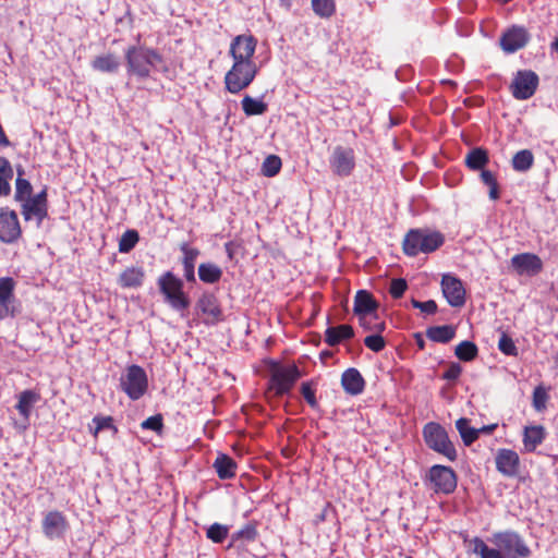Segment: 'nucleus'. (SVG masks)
Wrapping results in <instances>:
<instances>
[{
	"instance_id": "nucleus-62",
	"label": "nucleus",
	"mask_w": 558,
	"mask_h": 558,
	"mask_svg": "<svg viewBox=\"0 0 558 558\" xmlns=\"http://www.w3.org/2000/svg\"><path fill=\"white\" fill-rule=\"evenodd\" d=\"M495 428H496V424H492V425L483 426L482 428H478L477 430H480V434H481V433L489 434V433H492Z\"/></svg>"
},
{
	"instance_id": "nucleus-40",
	"label": "nucleus",
	"mask_w": 558,
	"mask_h": 558,
	"mask_svg": "<svg viewBox=\"0 0 558 558\" xmlns=\"http://www.w3.org/2000/svg\"><path fill=\"white\" fill-rule=\"evenodd\" d=\"M529 37H500L499 45L506 53H513L526 46Z\"/></svg>"
},
{
	"instance_id": "nucleus-51",
	"label": "nucleus",
	"mask_w": 558,
	"mask_h": 558,
	"mask_svg": "<svg viewBox=\"0 0 558 558\" xmlns=\"http://www.w3.org/2000/svg\"><path fill=\"white\" fill-rule=\"evenodd\" d=\"M547 393L541 387H537L533 392V405L537 411L545 408Z\"/></svg>"
},
{
	"instance_id": "nucleus-11",
	"label": "nucleus",
	"mask_w": 558,
	"mask_h": 558,
	"mask_svg": "<svg viewBox=\"0 0 558 558\" xmlns=\"http://www.w3.org/2000/svg\"><path fill=\"white\" fill-rule=\"evenodd\" d=\"M300 376V371L295 365L278 367L271 374V388L276 390V395H284L290 391Z\"/></svg>"
},
{
	"instance_id": "nucleus-41",
	"label": "nucleus",
	"mask_w": 558,
	"mask_h": 558,
	"mask_svg": "<svg viewBox=\"0 0 558 558\" xmlns=\"http://www.w3.org/2000/svg\"><path fill=\"white\" fill-rule=\"evenodd\" d=\"M312 9L320 17H330L336 11L335 0H311Z\"/></svg>"
},
{
	"instance_id": "nucleus-60",
	"label": "nucleus",
	"mask_w": 558,
	"mask_h": 558,
	"mask_svg": "<svg viewBox=\"0 0 558 558\" xmlns=\"http://www.w3.org/2000/svg\"><path fill=\"white\" fill-rule=\"evenodd\" d=\"M460 32H461L462 35H469L470 33L474 32L473 25H471L468 22H464V23L461 24V31Z\"/></svg>"
},
{
	"instance_id": "nucleus-59",
	"label": "nucleus",
	"mask_w": 558,
	"mask_h": 558,
	"mask_svg": "<svg viewBox=\"0 0 558 558\" xmlns=\"http://www.w3.org/2000/svg\"><path fill=\"white\" fill-rule=\"evenodd\" d=\"M489 187V198L493 201H496L499 198V186L498 183L495 182L494 184L488 185Z\"/></svg>"
},
{
	"instance_id": "nucleus-29",
	"label": "nucleus",
	"mask_w": 558,
	"mask_h": 558,
	"mask_svg": "<svg viewBox=\"0 0 558 558\" xmlns=\"http://www.w3.org/2000/svg\"><path fill=\"white\" fill-rule=\"evenodd\" d=\"M426 336L435 342L448 343L456 336V328L451 325L434 326L426 330Z\"/></svg>"
},
{
	"instance_id": "nucleus-39",
	"label": "nucleus",
	"mask_w": 558,
	"mask_h": 558,
	"mask_svg": "<svg viewBox=\"0 0 558 558\" xmlns=\"http://www.w3.org/2000/svg\"><path fill=\"white\" fill-rule=\"evenodd\" d=\"M24 170L21 167H19L17 179L15 183V199L20 202L31 197L33 191L32 184L26 179L22 178Z\"/></svg>"
},
{
	"instance_id": "nucleus-42",
	"label": "nucleus",
	"mask_w": 558,
	"mask_h": 558,
	"mask_svg": "<svg viewBox=\"0 0 558 558\" xmlns=\"http://www.w3.org/2000/svg\"><path fill=\"white\" fill-rule=\"evenodd\" d=\"M140 240L138 232L136 230H128L125 231L119 241V251L121 253H129L134 248L136 243Z\"/></svg>"
},
{
	"instance_id": "nucleus-16",
	"label": "nucleus",
	"mask_w": 558,
	"mask_h": 558,
	"mask_svg": "<svg viewBox=\"0 0 558 558\" xmlns=\"http://www.w3.org/2000/svg\"><path fill=\"white\" fill-rule=\"evenodd\" d=\"M196 308L206 316V324H216L222 320V311L214 293H204L196 303Z\"/></svg>"
},
{
	"instance_id": "nucleus-38",
	"label": "nucleus",
	"mask_w": 558,
	"mask_h": 558,
	"mask_svg": "<svg viewBox=\"0 0 558 558\" xmlns=\"http://www.w3.org/2000/svg\"><path fill=\"white\" fill-rule=\"evenodd\" d=\"M454 353L459 360L470 362L477 356L478 350L474 342L465 340L456 347Z\"/></svg>"
},
{
	"instance_id": "nucleus-52",
	"label": "nucleus",
	"mask_w": 558,
	"mask_h": 558,
	"mask_svg": "<svg viewBox=\"0 0 558 558\" xmlns=\"http://www.w3.org/2000/svg\"><path fill=\"white\" fill-rule=\"evenodd\" d=\"M257 535V531L255 526L247 524L243 529L236 532V534L233 536L234 539H246V541H253Z\"/></svg>"
},
{
	"instance_id": "nucleus-9",
	"label": "nucleus",
	"mask_w": 558,
	"mask_h": 558,
	"mask_svg": "<svg viewBox=\"0 0 558 558\" xmlns=\"http://www.w3.org/2000/svg\"><path fill=\"white\" fill-rule=\"evenodd\" d=\"M538 83V75L534 71L520 70L514 74L510 90L515 99L526 100L535 94Z\"/></svg>"
},
{
	"instance_id": "nucleus-46",
	"label": "nucleus",
	"mask_w": 558,
	"mask_h": 558,
	"mask_svg": "<svg viewBox=\"0 0 558 558\" xmlns=\"http://www.w3.org/2000/svg\"><path fill=\"white\" fill-rule=\"evenodd\" d=\"M93 423L95 424L93 429L94 436H97L98 433L105 428H109L116 432V427L112 424V417L110 416H95L93 418Z\"/></svg>"
},
{
	"instance_id": "nucleus-15",
	"label": "nucleus",
	"mask_w": 558,
	"mask_h": 558,
	"mask_svg": "<svg viewBox=\"0 0 558 558\" xmlns=\"http://www.w3.org/2000/svg\"><path fill=\"white\" fill-rule=\"evenodd\" d=\"M257 41L255 37H234L230 45V54L236 62H253Z\"/></svg>"
},
{
	"instance_id": "nucleus-1",
	"label": "nucleus",
	"mask_w": 558,
	"mask_h": 558,
	"mask_svg": "<svg viewBox=\"0 0 558 558\" xmlns=\"http://www.w3.org/2000/svg\"><path fill=\"white\" fill-rule=\"evenodd\" d=\"M125 60L129 74L138 78L149 77L151 71H168L163 57L157 50L142 45L129 47Z\"/></svg>"
},
{
	"instance_id": "nucleus-10",
	"label": "nucleus",
	"mask_w": 558,
	"mask_h": 558,
	"mask_svg": "<svg viewBox=\"0 0 558 558\" xmlns=\"http://www.w3.org/2000/svg\"><path fill=\"white\" fill-rule=\"evenodd\" d=\"M332 172L338 177H349L355 167L354 150L350 147L336 146L329 159Z\"/></svg>"
},
{
	"instance_id": "nucleus-17",
	"label": "nucleus",
	"mask_w": 558,
	"mask_h": 558,
	"mask_svg": "<svg viewBox=\"0 0 558 558\" xmlns=\"http://www.w3.org/2000/svg\"><path fill=\"white\" fill-rule=\"evenodd\" d=\"M68 530L65 517L60 511L48 512L43 520V531L48 538H60Z\"/></svg>"
},
{
	"instance_id": "nucleus-37",
	"label": "nucleus",
	"mask_w": 558,
	"mask_h": 558,
	"mask_svg": "<svg viewBox=\"0 0 558 558\" xmlns=\"http://www.w3.org/2000/svg\"><path fill=\"white\" fill-rule=\"evenodd\" d=\"M241 104L246 116H260L267 111V105L264 101L251 96H245Z\"/></svg>"
},
{
	"instance_id": "nucleus-20",
	"label": "nucleus",
	"mask_w": 558,
	"mask_h": 558,
	"mask_svg": "<svg viewBox=\"0 0 558 558\" xmlns=\"http://www.w3.org/2000/svg\"><path fill=\"white\" fill-rule=\"evenodd\" d=\"M14 280L10 277L0 278V319L13 314Z\"/></svg>"
},
{
	"instance_id": "nucleus-44",
	"label": "nucleus",
	"mask_w": 558,
	"mask_h": 558,
	"mask_svg": "<svg viewBox=\"0 0 558 558\" xmlns=\"http://www.w3.org/2000/svg\"><path fill=\"white\" fill-rule=\"evenodd\" d=\"M229 533V527L220 523L211 524L207 531L206 536L214 543H222Z\"/></svg>"
},
{
	"instance_id": "nucleus-5",
	"label": "nucleus",
	"mask_w": 558,
	"mask_h": 558,
	"mask_svg": "<svg viewBox=\"0 0 558 558\" xmlns=\"http://www.w3.org/2000/svg\"><path fill=\"white\" fill-rule=\"evenodd\" d=\"M258 72L254 62L233 61L232 68L226 73L225 84L228 92L238 94L250 86Z\"/></svg>"
},
{
	"instance_id": "nucleus-12",
	"label": "nucleus",
	"mask_w": 558,
	"mask_h": 558,
	"mask_svg": "<svg viewBox=\"0 0 558 558\" xmlns=\"http://www.w3.org/2000/svg\"><path fill=\"white\" fill-rule=\"evenodd\" d=\"M442 294L453 307H461L465 303V289L460 279L444 275L441 279Z\"/></svg>"
},
{
	"instance_id": "nucleus-27",
	"label": "nucleus",
	"mask_w": 558,
	"mask_h": 558,
	"mask_svg": "<svg viewBox=\"0 0 558 558\" xmlns=\"http://www.w3.org/2000/svg\"><path fill=\"white\" fill-rule=\"evenodd\" d=\"M120 59L112 53L98 56L92 62L94 70L106 73L117 72L120 68Z\"/></svg>"
},
{
	"instance_id": "nucleus-28",
	"label": "nucleus",
	"mask_w": 558,
	"mask_h": 558,
	"mask_svg": "<svg viewBox=\"0 0 558 558\" xmlns=\"http://www.w3.org/2000/svg\"><path fill=\"white\" fill-rule=\"evenodd\" d=\"M22 215L25 220L35 218L39 225L47 215V207L40 206L33 198L28 197L23 201Z\"/></svg>"
},
{
	"instance_id": "nucleus-4",
	"label": "nucleus",
	"mask_w": 558,
	"mask_h": 558,
	"mask_svg": "<svg viewBox=\"0 0 558 558\" xmlns=\"http://www.w3.org/2000/svg\"><path fill=\"white\" fill-rule=\"evenodd\" d=\"M490 542L506 558H527L531 555L524 539L514 531L494 533Z\"/></svg>"
},
{
	"instance_id": "nucleus-23",
	"label": "nucleus",
	"mask_w": 558,
	"mask_h": 558,
	"mask_svg": "<svg viewBox=\"0 0 558 558\" xmlns=\"http://www.w3.org/2000/svg\"><path fill=\"white\" fill-rule=\"evenodd\" d=\"M183 253V268L184 277L189 282H195V262L199 255V251L195 247H190L186 243L181 245Z\"/></svg>"
},
{
	"instance_id": "nucleus-61",
	"label": "nucleus",
	"mask_w": 558,
	"mask_h": 558,
	"mask_svg": "<svg viewBox=\"0 0 558 558\" xmlns=\"http://www.w3.org/2000/svg\"><path fill=\"white\" fill-rule=\"evenodd\" d=\"M328 505L323 509V511L316 515L315 523H319L326 520V513L328 511Z\"/></svg>"
},
{
	"instance_id": "nucleus-54",
	"label": "nucleus",
	"mask_w": 558,
	"mask_h": 558,
	"mask_svg": "<svg viewBox=\"0 0 558 558\" xmlns=\"http://www.w3.org/2000/svg\"><path fill=\"white\" fill-rule=\"evenodd\" d=\"M526 34H527V31L523 26H519V25L509 26V27L505 28L504 31H501V33H500V35H508V36L526 35Z\"/></svg>"
},
{
	"instance_id": "nucleus-58",
	"label": "nucleus",
	"mask_w": 558,
	"mask_h": 558,
	"mask_svg": "<svg viewBox=\"0 0 558 558\" xmlns=\"http://www.w3.org/2000/svg\"><path fill=\"white\" fill-rule=\"evenodd\" d=\"M32 198H33V201H35L40 206L47 207V193H46L45 190L41 191L40 193H38L37 195H35Z\"/></svg>"
},
{
	"instance_id": "nucleus-64",
	"label": "nucleus",
	"mask_w": 558,
	"mask_h": 558,
	"mask_svg": "<svg viewBox=\"0 0 558 558\" xmlns=\"http://www.w3.org/2000/svg\"><path fill=\"white\" fill-rule=\"evenodd\" d=\"M293 0H280L281 7H284L286 9H290L292 5Z\"/></svg>"
},
{
	"instance_id": "nucleus-32",
	"label": "nucleus",
	"mask_w": 558,
	"mask_h": 558,
	"mask_svg": "<svg viewBox=\"0 0 558 558\" xmlns=\"http://www.w3.org/2000/svg\"><path fill=\"white\" fill-rule=\"evenodd\" d=\"M13 178V169L8 159L0 157V196L11 193L10 181Z\"/></svg>"
},
{
	"instance_id": "nucleus-55",
	"label": "nucleus",
	"mask_w": 558,
	"mask_h": 558,
	"mask_svg": "<svg viewBox=\"0 0 558 558\" xmlns=\"http://www.w3.org/2000/svg\"><path fill=\"white\" fill-rule=\"evenodd\" d=\"M420 310L425 314L432 315L437 312V304L434 300H428L421 303Z\"/></svg>"
},
{
	"instance_id": "nucleus-6",
	"label": "nucleus",
	"mask_w": 558,
	"mask_h": 558,
	"mask_svg": "<svg viewBox=\"0 0 558 558\" xmlns=\"http://www.w3.org/2000/svg\"><path fill=\"white\" fill-rule=\"evenodd\" d=\"M423 436L428 448L445 456L450 461L457 459L456 448L441 425L434 422L426 424L423 429Z\"/></svg>"
},
{
	"instance_id": "nucleus-47",
	"label": "nucleus",
	"mask_w": 558,
	"mask_h": 558,
	"mask_svg": "<svg viewBox=\"0 0 558 558\" xmlns=\"http://www.w3.org/2000/svg\"><path fill=\"white\" fill-rule=\"evenodd\" d=\"M364 344L374 352H380L385 348V340L379 335H371L364 339Z\"/></svg>"
},
{
	"instance_id": "nucleus-56",
	"label": "nucleus",
	"mask_w": 558,
	"mask_h": 558,
	"mask_svg": "<svg viewBox=\"0 0 558 558\" xmlns=\"http://www.w3.org/2000/svg\"><path fill=\"white\" fill-rule=\"evenodd\" d=\"M481 179L482 182L487 186L497 182L495 174L489 170H485L484 168L481 170Z\"/></svg>"
},
{
	"instance_id": "nucleus-2",
	"label": "nucleus",
	"mask_w": 558,
	"mask_h": 558,
	"mask_svg": "<svg viewBox=\"0 0 558 558\" xmlns=\"http://www.w3.org/2000/svg\"><path fill=\"white\" fill-rule=\"evenodd\" d=\"M445 242L444 235L438 231L424 229L410 230L403 240V251L409 256H416L418 253H432Z\"/></svg>"
},
{
	"instance_id": "nucleus-8",
	"label": "nucleus",
	"mask_w": 558,
	"mask_h": 558,
	"mask_svg": "<svg viewBox=\"0 0 558 558\" xmlns=\"http://www.w3.org/2000/svg\"><path fill=\"white\" fill-rule=\"evenodd\" d=\"M425 482L439 494H451L457 487V475L450 466L433 465L426 474Z\"/></svg>"
},
{
	"instance_id": "nucleus-31",
	"label": "nucleus",
	"mask_w": 558,
	"mask_h": 558,
	"mask_svg": "<svg viewBox=\"0 0 558 558\" xmlns=\"http://www.w3.org/2000/svg\"><path fill=\"white\" fill-rule=\"evenodd\" d=\"M39 400V395L33 390H24L19 397L16 409L25 420L29 417L33 405Z\"/></svg>"
},
{
	"instance_id": "nucleus-45",
	"label": "nucleus",
	"mask_w": 558,
	"mask_h": 558,
	"mask_svg": "<svg viewBox=\"0 0 558 558\" xmlns=\"http://www.w3.org/2000/svg\"><path fill=\"white\" fill-rule=\"evenodd\" d=\"M498 348L506 355L514 356L518 354V350L513 340L506 333H502V336L500 337Z\"/></svg>"
},
{
	"instance_id": "nucleus-36",
	"label": "nucleus",
	"mask_w": 558,
	"mask_h": 558,
	"mask_svg": "<svg viewBox=\"0 0 558 558\" xmlns=\"http://www.w3.org/2000/svg\"><path fill=\"white\" fill-rule=\"evenodd\" d=\"M473 553L481 558H506L497 548H490L482 538L475 537L472 541Z\"/></svg>"
},
{
	"instance_id": "nucleus-48",
	"label": "nucleus",
	"mask_w": 558,
	"mask_h": 558,
	"mask_svg": "<svg viewBox=\"0 0 558 558\" xmlns=\"http://www.w3.org/2000/svg\"><path fill=\"white\" fill-rule=\"evenodd\" d=\"M408 288V283L404 279H393L390 283L389 293L393 299H399L403 295Z\"/></svg>"
},
{
	"instance_id": "nucleus-3",
	"label": "nucleus",
	"mask_w": 558,
	"mask_h": 558,
	"mask_svg": "<svg viewBox=\"0 0 558 558\" xmlns=\"http://www.w3.org/2000/svg\"><path fill=\"white\" fill-rule=\"evenodd\" d=\"M160 293L165 302L174 311L182 312L189 308L190 299L183 291L184 283L172 271H166L157 281Z\"/></svg>"
},
{
	"instance_id": "nucleus-53",
	"label": "nucleus",
	"mask_w": 558,
	"mask_h": 558,
	"mask_svg": "<svg viewBox=\"0 0 558 558\" xmlns=\"http://www.w3.org/2000/svg\"><path fill=\"white\" fill-rule=\"evenodd\" d=\"M462 367L458 363H451L444 373L442 378L447 380H456L461 375Z\"/></svg>"
},
{
	"instance_id": "nucleus-22",
	"label": "nucleus",
	"mask_w": 558,
	"mask_h": 558,
	"mask_svg": "<svg viewBox=\"0 0 558 558\" xmlns=\"http://www.w3.org/2000/svg\"><path fill=\"white\" fill-rule=\"evenodd\" d=\"M213 466L221 480H229L235 476L236 463L228 454L219 453Z\"/></svg>"
},
{
	"instance_id": "nucleus-14",
	"label": "nucleus",
	"mask_w": 558,
	"mask_h": 558,
	"mask_svg": "<svg viewBox=\"0 0 558 558\" xmlns=\"http://www.w3.org/2000/svg\"><path fill=\"white\" fill-rule=\"evenodd\" d=\"M511 265L519 275L535 276L543 269L542 259L533 253L514 255L511 258Z\"/></svg>"
},
{
	"instance_id": "nucleus-26",
	"label": "nucleus",
	"mask_w": 558,
	"mask_h": 558,
	"mask_svg": "<svg viewBox=\"0 0 558 558\" xmlns=\"http://www.w3.org/2000/svg\"><path fill=\"white\" fill-rule=\"evenodd\" d=\"M354 336L353 328L350 325H340L338 327H329L325 331V341L328 345L335 347L342 340L350 339Z\"/></svg>"
},
{
	"instance_id": "nucleus-24",
	"label": "nucleus",
	"mask_w": 558,
	"mask_h": 558,
	"mask_svg": "<svg viewBox=\"0 0 558 558\" xmlns=\"http://www.w3.org/2000/svg\"><path fill=\"white\" fill-rule=\"evenodd\" d=\"M489 162L488 151L483 147L472 148L465 156L464 163L472 171H480Z\"/></svg>"
},
{
	"instance_id": "nucleus-57",
	"label": "nucleus",
	"mask_w": 558,
	"mask_h": 558,
	"mask_svg": "<svg viewBox=\"0 0 558 558\" xmlns=\"http://www.w3.org/2000/svg\"><path fill=\"white\" fill-rule=\"evenodd\" d=\"M494 22L493 21H486L481 24L480 31L484 35H488L489 33L495 32L494 29Z\"/></svg>"
},
{
	"instance_id": "nucleus-63",
	"label": "nucleus",
	"mask_w": 558,
	"mask_h": 558,
	"mask_svg": "<svg viewBox=\"0 0 558 558\" xmlns=\"http://www.w3.org/2000/svg\"><path fill=\"white\" fill-rule=\"evenodd\" d=\"M373 330L377 331V333H380L381 331H384V330H385V323H384V322L376 323V324L373 326Z\"/></svg>"
},
{
	"instance_id": "nucleus-50",
	"label": "nucleus",
	"mask_w": 558,
	"mask_h": 558,
	"mask_svg": "<svg viewBox=\"0 0 558 558\" xmlns=\"http://www.w3.org/2000/svg\"><path fill=\"white\" fill-rule=\"evenodd\" d=\"M301 393L303 395L304 399L306 400V402L308 403L310 407H312V408L317 407L315 391L312 389L311 383L302 384Z\"/></svg>"
},
{
	"instance_id": "nucleus-19",
	"label": "nucleus",
	"mask_w": 558,
	"mask_h": 558,
	"mask_svg": "<svg viewBox=\"0 0 558 558\" xmlns=\"http://www.w3.org/2000/svg\"><path fill=\"white\" fill-rule=\"evenodd\" d=\"M378 308V303L366 290H360L354 298L353 312L359 316L361 326H365L366 315H371Z\"/></svg>"
},
{
	"instance_id": "nucleus-30",
	"label": "nucleus",
	"mask_w": 558,
	"mask_h": 558,
	"mask_svg": "<svg viewBox=\"0 0 558 558\" xmlns=\"http://www.w3.org/2000/svg\"><path fill=\"white\" fill-rule=\"evenodd\" d=\"M545 437L544 428L542 426H530L524 429L523 442L527 451H534L535 448L542 444Z\"/></svg>"
},
{
	"instance_id": "nucleus-18",
	"label": "nucleus",
	"mask_w": 558,
	"mask_h": 558,
	"mask_svg": "<svg viewBox=\"0 0 558 558\" xmlns=\"http://www.w3.org/2000/svg\"><path fill=\"white\" fill-rule=\"evenodd\" d=\"M520 459L515 451L500 449L496 454V469L505 476H515L519 473Z\"/></svg>"
},
{
	"instance_id": "nucleus-34",
	"label": "nucleus",
	"mask_w": 558,
	"mask_h": 558,
	"mask_svg": "<svg viewBox=\"0 0 558 558\" xmlns=\"http://www.w3.org/2000/svg\"><path fill=\"white\" fill-rule=\"evenodd\" d=\"M469 423L470 421L465 417H461L456 422V427L465 446L472 445L480 436V430L470 427Z\"/></svg>"
},
{
	"instance_id": "nucleus-49",
	"label": "nucleus",
	"mask_w": 558,
	"mask_h": 558,
	"mask_svg": "<svg viewBox=\"0 0 558 558\" xmlns=\"http://www.w3.org/2000/svg\"><path fill=\"white\" fill-rule=\"evenodd\" d=\"M141 426L144 429H151V430H155V432H160L162 429V426H163V424H162V416L160 414L150 416V417L146 418L141 424Z\"/></svg>"
},
{
	"instance_id": "nucleus-43",
	"label": "nucleus",
	"mask_w": 558,
	"mask_h": 558,
	"mask_svg": "<svg viewBox=\"0 0 558 558\" xmlns=\"http://www.w3.org/2000/svg\"><path fill=\"white\" fill-rule=\"evenodd\" d=\"M281 159L276 155H269L262 165V173L266 177L276 175L281 169Z\"/></svg>"
},
{
	"instance_id": "nucleus-25",
	"label": "nucleus",
	"mask_w": 558,
	"mask_h": 558,
	"mask_svg": "<svg viewBox=\"0 0 558 558\" xmlns=\"http://www.w3.org/2000/svg\"><path fill=\"white\" fill-rule=\"evenodd\" d=\"M144 277L145 272L141 267H129L121 272L118 282L122 288H138Z\"/></svg>"
},
{
	"instance_id": "nucleus-35",
	"label": "nucleus",
	"mask_w": 558,
	"mask_h": 558,
	"mask_svg": "<svg viewBox=\"0 0 558 558\" xmlns=\"http://www.w3.org/2000/svg\"><path fill=\"white\" fill-rule=\"evenodd\" d=\"M534 156L530 149L518 151L512 158V167L515 171L525 172L533 166Z\"/></svg>"
},
{
	"instance_id": "nucleus-33",
	"label": "nucleus",
	"mask_w": 558,
	"mask_h": 558,
	"mask_svg": "<svg viewBox=\"0 0 558 558\" xmlns=\"http://www.w3.org/2000/svg\"><path fill=\"white\" fill-rule=\"evenodd\" d=\"M221 276V269L213 263H203L198 266V277L205 283H216Z\"/></svg>"
},
{
	"instance_id": "nucleus-21",
	"label": "nucleus",
	"mask_w": 558,
	"mask_h": 558,
	"mask_svg": "<svg viewBox=\"0 0 558 558\" xmlns=\"http://www.w3.org/2000/svg\"><path fill=\"white\" fill-rule=\"evenodd\" d=\"M341 385L347 393L357 396L363 392L365 380L356 368H348L341 376Z\"/></svg>"
},
{
	"instance_id": "nucleus-7",
	"label": "nucleus",
	"mask_w": 558,
	"mask_h": 558,
	"mask_svg": "<svg viewBox=\"0 0 558 558\" xmlns=\"http://www.w3.org/2000/svg\"><path fill=\"white\" fill-rule=\"evenodd\" d=\"M120 387L132 400L142 398L148 387L146 372L138 365H130L120 378Z\"/></svg>"
},
{
	"instance_id": "nucleus-13",
	"label": "nucleus",
	"mask_w": 558,
	"mask_h": 558,
	"mask_svg": "<svg viewBox=\"0 0 558 558\" xmlns=\"http://www.w3.org/2000/svg\"><path fill=\"white\" fill-rule=\"evenodd\" d=\"M19 218L13 210H0V241L13 243L21 236Z\"/></svg>"
}]
</instances>
